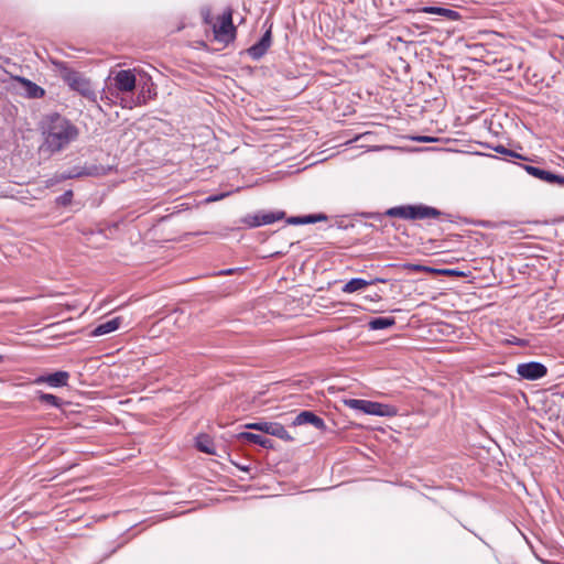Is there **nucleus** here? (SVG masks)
Returning a JSON list of instances; mask_svg holds the SVG:
<instances>
[{"label": "nucleus", "instance_id": "nucleus-1", "mask_svg": "<svg viewBox=\"0 0 564 564\" xmlns=\"http://www.w3.org/2000/svg\"><path fill=\"white\" fill-rule=\"evenodd\" d=\"M43 142L40 151L48 155L66 149L79 134L78 128L66 117L53 112L41 121Z\"/></svg>", "mask_w": 564, "mask_h": 564}, {"label": "nucleus", "instance_id": "nucleus-2", "mask_svg": "<svg viewBox=\"0 0 564 564\" xmlns=\"http://www.w3.org/2000/svg\"><path fill=\"white\" fill-rule=\"evenodd\" d=\"M52 64L59 77L72 90L77 91L88 100L96 101L97 95L91 83L82 73L70 68L66 62L53 59Z\"/></svg>", "mask_w": 564, "mask_h": 564}, {"label": "nucleus", "instance_id": "nucleus-3", "mask_svg": "<svg viewBox=\"0 0 564 564\" xmlns=\"http://www.w3.org/2000/svg\"><path fill=\"white\" fill-rule=\"evenodd\" d=\"M442 215V212L435 207L426 205H401L387 209L384 216L399 217L403 219H427L437 218Z\"/></svg>", "mask_w": 564, "mask_h": 564}, {"label": "nucleus", "instance_id": "nucleus-4", "mask_svg": "<svg viewBox=\"0 0 564 564\" xmlns=\"http://www.w3.org/2000/svg\"><path fill=\"white\" fill-rule=\"evenodd\" d=\"M285 217V213L282 210L276 212H258L253 215H246L241 218V223L249 228H257L263 225H270Z\"/></svg>", "mask_w": 564, "mask_h": 564}, {"label": "nucleus", "instance_id": "nucleus-5", "mask_svg": "<svg viewBox=\"0 0 564 564\" xmlns=\"http://www.w3.org/2000/svg\"><path fill=\"white\" fill-rule=\"evenodd\" d=\"M246 429L260 431L262 433L275 436L285 442L293 441V437L291 436V434L279 422H267V421L254 422V423L246 424Z\"/></svg>", "mask_w": 564, "mask_h": 564}, {"label": "nucleus", "instance_id": "nucleus-6", "mask_svg": "<svg viewBox=\"0 0 564 564\" xmlns=\"http://www.w3.org/2000/svg\"><path fill=\"white\" fill-rule=\"evenodd\" d=\"M520 166L529 175H531L544 183L564 187V175L555 174L549 170L542 169L540 166L530 165V164H520Z\"/></svg>", "mask_w": 564, "mask_h": 564}, {"label": "nucleus", "instance_id": "nucleus-7", "mask_svg": "<svg viewBox=\"0 0 564 564\" xmlns=\"http://www.w3.org/2000/svg\"><path fill=\"white\" fill-rule=\"evenodd\" d=\"M517 373L524 380H539L546 376L547 368L539 361L522 362L517 366Z\"/></svg>", "mask_w": 564, "mask_h": 564}, {"label": "nucleus", "instance_id": "nucleus-8", "mask_svg": "<svg viewBox=\"0 0 564 564\" xmlns=\"http://www.w3.org/2000/svg\"><path fill=\"white\" fill-rule=\"evenodd\" d=\"M155 96H156V91H155L154 84L151 82H145L141 86L140 93L135 99L132 97H130V98L121 97L120 105L122 108L131 109L135 106L147 104L149 99H152Z\"/></svg>", "mask_w": 564, "mask_h": 564}, {"label": "nucleus", "instance_id": "nucleus-9", "mask_svg": "<svg viewBox=\"0 0 564 564\" xmlns=\"http://www.w3.org/2000/svg\"><path fill=\"white\" fill-rule=\"evenodd\" d=\"M137 85V78L131 69H121L113 76V87L116 90V97L119 93H131Z\"/></svg>", "mask_w": 564, "mask_h": 564}, {"label": "nucleus", "instance_id": "nucleus-10", "mask_svg": "<svg viewBox=\"0 0 564 564\" xmlns=\"http://www.w3.org/2000/svg\"><path fill=\"white\" fill-rule=\"evenodd\" d=\"M271 43H272V34H271V28H270L264 32V34L261 36V39L258 42H256L253 45H251L247 50V53L252 59L258 61L265 55L269 47L271 46Z\"/></svg>", "mask_w": 564, "mask_h": 564}, {"label": "nucleus", "instance_id": "nucleus-11", "mask_svg": "<svg viewBox=\"0 0 564 564\" xmlns=\"http://www.w3.org/2000/svg\"><path fill=\"white\" fill-rule=\"evenodd\" d=\"M292 424L294 426L304 425V424H311V425H313L315 429H317L319 431H325L326 430L325 421L321 416L316 415L312 411H302V412H300L295 416V419L293 420Z\"/></svg>", "mask_w": 564, "mask_h": 564}, {"label": "nucleus", "instance_id": "nucleus-12", "mask_svg": "<svg viewBox=\"0 0 564 564\" xmlns=\"http://www.w3.org/2000/svg\"><path fill=\"white\" fill-rule=\"evenodd\" d=\"M68 379H69V373L67 371L59 370V371H55L53 373L40 376L39 378H36L35 382L36 383H46L53 388H62V387L67 386Z\"/></svg>", "mask_w": 564, "mask_h": 564}, {"label": "nucleus", "instance_id": "nucleus-13", "mask_svg": "<svg viewBox=\"0 0 564 564\" xmlns=\"http://www.w3.org/2000/svg\"><path fill=\"white\" fill-rule=\"evenodd\" d=\"M386 282H387V280L382 279V278H376L370 281L361 279V278H354V279L349 280L347 283H345V285L343 286L341 290L344 293H354V292L360 291V290L365 289L366 286L371 285L373 283H386Z\"/></svg>", "mask_w": 564, "mask_h": 564}, {"label": "nucleus", "instance_id": "nucleus-14", "mask_svg": "<svg viewBox=\"0 0 564 564\" xmlns=\"http://www.w3.org/2000/svg\"><path fill=\"white\" fill-rule=\"evenodd\" d=\"M238 437L240 440L248 441L252 444H257L263 448L272 449L274 447L273 441L271 438L264 437L259 434H254L251 432H241Z\"/></svg>", "mask_w": 564, "mask_h": 564}, {"label": "nucleus", "instance_id": "nucleus-15", "mask_svg": "<svg viewBox=\"0 0 564 564\" xmlns=\"http://www.w3.org/2000/svg\"><path fill=\"white\" fill-rule=\"evenodd\" d=\"M121 325V317H115L112 319H109L105 323L99 324L95 329L91 332L93 336H102L109 333H112L117 330Z\"/></svg>", "mask_w": 564, "mask_h": 564}, {"label": "nucleus", "instance_id": "nucleus-16", "mask_svg": "<svg viewBox=\"0 0 564 564\" xmlns=\"http://www.w3.org/2000/svg\"><path fill=\"white\" fill-rule=\"evenodd\" d=\"M99 174V169L95 165L93 166H89V167H73L70 171H68L67 173H63L62 174V180H69V178H75V177H80V176H94V175H98Z\"/></svg>", "mask_w": 564, "mask_h": 564}, {"label": "nucleus", "instance_id": "nucleus-17", "mask_svg": "<svg viewBox=\"0 0 564 564\" xmlns=\"http://www.w3.org/2000/svg\"><path fill=\"white\" fill-rule=\"evenodd\" d=\"M19 80L23 85L24 94L26 97L32 99H39L45 95V90L35 83L26 78H19Z\"/></svg>", "mask_w": 564, "mask_h": 564}, {"label": "nucleus", "instance_id": "nucleus-18", "mask_svg": "<svg viewBox=\"0 0 564 564\" xmlns=\"http://www.w3.org/2000/svg\"><path fill=\"white\" fill-rule=\"evenodd\" d=\"M218 34H229L235 32V26L232 23V11L231 9H227L223 15L220 17L219 26L215 30Z\"/></svg>", "mask_w": 564, "mask_h": 564}, {"label": "nucleus", "instance_id": "nucleus-19", "mask_svg": "<svg viewBox=\"0 0 564 564\" xmlns=\"http://www.w3.org/2000/svg\"><path fill=\"white\" fill-rule=\"evenodd\" d=\"M395 325V318L394 317H375L371 318L368 322V328L370 330H380V329H387Z\"/></svg>", "mask_w": 564, "mask_h": 564}, {"label": "nucleus", "instance_id": "nucleus-20", "mask_svg": "<svg viewBox=\"0 0 564 564\" xmlns=\"http://www.w3.org/2000/svg\"><path fill=\"white\" fill-rule=\"evenodd\" d=\"M364 413L378 416H386L390 414V406L387 404L368 400Z\"/></svg>", "mask_w": 564, "mask_h": 564}, {"label": "nucleus", "instance_id": "nucleus-21", "mask_svg": "<svg viewBox=\"0 0 564 564\" xmlns=\"http://www.w3.org/2000/svg\"><path fill=\"white\" fill-rule=\"evenodd\" d=\"M420 11L423 13L446 17L448 19H455L458 15L456 11L442 7H423Z\"/></svg>", "mask_w": 564, "mask_h": 564}, {"label": "nucleus", "instance_id": "nucleus-22", "mask_svg": "<svg viewBox=\"0 0 564 564\" xmlns=\"http://www.w3.org/2000/svg\"><path fill=\"white\" fill-rule=\"evenodd\" d=\"M197 448L206 454H214V444L207 435H199L196 442Z\"/></svg>", "mask_w": 564, "mask_h": 564}, {"label": "nucleus", "instance_id": "nucleus-23", "mask_svg": "<svg viewBox=\"0 0 564 564\" xmlns=\"http://www.w3.org/2000/svg\"><path fill=\"white\" fill-rule=\"evenodd\" d=\"M39 399L42 403L54 408H61L63 404V401L58 397L51 393H41Z\"/></svg>", "mask_w": 564, "mask_h": 564}, {"label": "nucleus", "instance_id": "nucleus-24", "mask_svg": "<svg viewBox=\"0 0 564 564\" xmlns=\"http://www.w3.org/2000/svg\"><path fill=\"white\" fill-rule=\"evenodd\" d=\"M368 400H361V399H348L345 400V404L349 406L350 409L358 410L361 412H365L366 404Z\"/></svg>", "mask_w": 564, "mask_h": 564}, {"label": "nucleus", "instance_id": "nucleus-25", "mask_svg": "<svg viewBox=\"0 0 564 564\" xmlns=\"http://www.w3.org/2000/svg\"><path fill=\"white\" fill-rule=\"evenodd\" d=\"M327 219V216L325 214H311L302 216L303 225L307 224H315L318 221H324Z\"/></svg>", "mask_w": 564, "mask_h": 564}, {"label": "nucleus", "instance_id": "nucleus-26", "mask_svg": "<svg viewBox=\"0 0 564 564\" xmlns=\"http://www.w3.org/2000/svg\"><path fill=\"white\" fill-rule=\"evenodd\" d=\"M494 151H496L497 153H500V154H503V155H508V156H511V158H516V159H521V160H527V158L522 156L521 154L510 150V149H507L505 148L503 145L499 144L495 148H492Z\"/></svg>", "mask_w": 564, "mask_h": 564}, {"label": "nucleus", "instance_id": "nucleus-27", "mask_svg": "<svg viewBox=\"0 0 564 564\" xmlns=\"http://www.w3.org/2000/svg\"><path fill=\"white\" fill-rule=\"evenodd\" d=\"M73 191L68 189L56 198V204L61 206H67L72 203Z\"/></svg>", "mask_w": 564, "mask_h": 564}, {"label": "nucleus", "instance_id": "nucleus-28", "mask_svg": "<svg viewBox=\"0 0 564 564\" xmlns=\"http://www.w3.org/2000/svg\"><path fill=\"white\" fill-rule=\"evenodd\" d=\"M290 225H303L302 216H293L286 219Z\"/></svg>", "mask_w": 564, "mask_h": 564}, {"label": "nucleus", "instance_id": "nucleus-29", "mask_svg": "<svg viewBox=\"0 0 564 564\" xmlns=\"http://www.w3.org/2000/svg\"><path fill=\"white\" fill-rule=\"evenodd\" d=\"M410 268L414 271H432L431 268L429 267H424V265H420V264H412L410 265Z\"/></svg>", "mask_w": 564, "mask_h": 564}, {"label": "nucleus", "instance_id": "nucleus-30", "mask_svg": "<svg viewBox=\"0 0 564 564\" xmlns=\"http://www.w3.org/2000/svg\"><path fill=\"white\" fill-rule=\"evenodd\" d=\"M241 270L240 268H231V269H227V270H221L219 271V275H228V274H232L237 271Z\"/></svg>", "mask_w": 564, "mask_h": 564}, {"label": "nucleus", "instance_id": "nucleus-31", "mask_svg": "<svg viewBox=\"0 0 564 564\" xmlns=\"http://www.w3.org/2000/svg\"><path fill=\"white\" fill-rule=\"evenodd\" d=\"M444 273L448 274V275H458V276L464 275L463 272L454 270V269L444 270Z\"/></svg>", "mask_w": 564, "mask_h": 564}, {"label": "nucleus", "instance_id": "nucleus-32", "mask_svg": "<svg viewBox=\"0 0 564 564\" xmlns=\"http://www.w3.org/2000/svg\"><path fill=\"white\" fill-rule=\"evenodd\" d=\"M228 194H221V195H214V196H209L206 200L207 202H217L219 199H221L223 197L227 196Z\"/></svg>", "mask_w": 564, "mask_h": 564}, {"label": "nucleus", "instance_id": "nucleus-33", "mask_svg": "<svg viewBox=\"0 0 564 564\" xmlns=\"http://www.w3.org/2000/svg\"><path fill=\"white\" fill-rule=\"evenodd\" d=\"M366 299L370 300V301H375V302H378L381 300V295L379 293H373L371 295H368Z\"/></svg>", "mask_w": 564, "mask_h": 564}, {"label": "nucleus", "instance_id": "nucleus-34", "mask_svg": "<svg viewBox=\"0 0 564 564\" xmlns=\"http://www.w3.org/2000/svg\"><path fill=\"white\" fill-rule=\"evenodd\" d=\"M239 469L243 470V471H248L249 470V467L248 466H243V465H237Z\"/></svg>", "mask_w": 564, "mask_h": 564}, {"label": "nucleus", "instance_id": "nucleus-35", "mask_svg": "<svg viewBox=\"0 0 564 564\" xmlns=\"http://www.w3.org/2000/svg\"><path fill=\"white\" fill-rule=\"evenodd\" d=\"M420 140H421V141H425V142L431 141V139H430V138H421Z\"/></svg>", "mask_w": 564, "mask_h": 564}, {"label": "nucleus", "instance_id": "nucleus-36", "mask_svg": "<svg viewBox=\"0 0 564 564\" xmlns=\"http://www.w3.org/2000/svg\"><path fill=\"white\" fill-rule=\"evenodd\" d=\"M3 360V357L0 355V362Z\"/></svg>", "mask_w": 564, "mask_h": 564}]
</instances>
